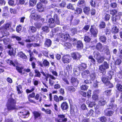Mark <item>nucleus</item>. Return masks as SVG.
<instances>
[{"instance_id": "nucleus-38", "label": "nucleus", "mask_w": 122, "mask_h": 122, "mask_svg": "<svg viewBox=\"0 0 122 122\" xmlns=\"http://www.w3.org/2000/svg\"><path fill=\"white\" fill-rule=\"evenodd\" d=\"M11 38L13 39L15 38L18 41H20L21 40V39L20 37L17 36L14 34L12 35L11 36Z\"/></svg>"}, {"instance_id": "nucleus-3", "label": "nucleus", "mask_w": 122, "mask_h": 122, "mask_svg": "<svg viewBox=\"0 0 122 122\" xmlns=\"http://www.w3.org/2000/svg\"><path fill=\"white\" fill-rule=\"evenodd\" d=\"M11 26L10 24V23H7L6 24L5 27L1 31H0V37L1 38L3 37L6 36H7L9 35L8 32L6 31L7 30L9 29L10 27Z\"/></svg>"}, {"instance_id": "nucleus-46", "label": "nucleus", "mask_w": 122, "mask_h": 122, "mask_svg": "<svg viewBox=\"0 0 122 122\" xmlns=\"http://www.w3.org/2000/svg\"><path fill=\"white\" fill-rule=\"evenodd\" d=\"M19 55L23 59H26L27 58V57L22 52H20L19 53Z\"/></svg>"}, {"instance_id": "nucleus-21", "label": "nucleus", "mask_w": 122, "mask_h": 122, "mask_svg": "<svg viewBox=\"0 0 122 122\" xmlns=\"http://www.w3.org/2000/svg\"><path fill=\"white\" fill-rule=\"evenodd\" d=\"M93 55L94 57L96 60L101 56L100 53L97 51H94Z\"/></svg>"}, {"instance_id": "nucleus-12", "label": "nucleus", "mask_w": 122, "mask_h": 122, "mask_svg": "<svg viewBox=\"0 0 122 122\" xmlns=\"http://www.w3.org/2000/svg\"><path fill=\"white\" fill-rule=\"evenodd\" d=\"M90 74V72L88 70L84 71L82 73V77L83 78H87L88 77V75H89Z\"/></svg>"}, {"instance_id": "nucleus-61", "label": "nucleus", "mask_w": 122, "mask_h": 122, "mask_svg": "<svg viewBox=\"0 0 122 122\" xmlns=\"http://www.w3.org/2000/svg\"><path fill=\"white\" fill-rule=\"evenodd\" d=\"M36 38L37 40H39L40 39L42 40L44 38L42 36V35H37L36 37Z\"/></svg>"}, {"instance_id": "nucleus-50", "label": "nucleus", "mask_w": 122, "mask_h": 122, "mask_svg": "<svg viewBox=\"0 0 122 122\" xmlns=\"http://www.w3.org/2000/svg\"><path fill=\"white\" fill-rule=\"evenodd\" d=\"M82 11V10L81 8L77 7L75 11V13L77 14H79L81 13Z\"/></svg>"}, {"instance_id": "nucleus-19", "label": "nucleus", "mask_w": 122, "mask_h": 122, "mask_svg": "<svg viewBox=\"0 0 122 122\" xmlns=\"http://www.w3.org/2000/svg\"><path fill=\"white\" fill-rule=\"evenodd\" d=\"M70 37L69 34L68 32H66L61 36V37L65 40H66L68 39Z\"/></svg>"}, {"instance_id": "nucleus-9", "label": "nucleus", "mask_w": 122, "mask_h": 122, "mask_svg": "<svg viewBox=\"0 0 122 122\" xmlns=\"http://www.w3.org/2000/svg\"><path fill=\"white\" fill-rule=\"evenodd\" d=\"M68 107V103L65 102H63L61 104V107L62 110H67Z\"/></svg>"}, {"instance_id": "nucleus-47", "label": "nucleus", "mask_w": 122, "mask_h": 122, "mask_svg": "<svg viewBox=\"0 0 122 122\" xmlns=\"http://www.w3.org/2000/svg\"><path fill=\"white\" fill-rule=\"evenodd\" d=\"M42 30L46 33H47L49 32V30L48 27L47 26H43L42 29Z\"/></svg>"}, {"instance_id": "nucleus-31", "label": "nucleus", "mask_w": 122, "mask_h": 122, "mask_svg": "<svg viewBox=\"0 0 122 122\" xmlns=\"http://www.w3.org/2000/svg\"><path fill=\"white\" fill-rule=\"evenodd\" d=\"M66 89L71 92H74L76 90L75 88L72 86H68Z\"/></svg>"}, {"instance_id": "nucleus-60", "label": "nucleus", "mask_w": 122, "mask_h": 122, "mask_svg": "<svg viewBox=\"0 0 122 122\" xmlns=\"http://www.w3.org/2000/svg\"><path fill=\"white\" fill-rule=\"evenodd\" d=\"M104 7L107 8L109 6V1L108 0H104Z\"/></svg>"}, {"instance_id": "nucleus-37", "label": "nucleus", "mask_w": 122, "mask_h": 122, "mask_svg": "<svg viewBox=\"0 0 122 122\" xmlns=\"http://www.w3.org/2000/svg\"><path fill=\"white\" fill-rule=\"evenodd\" d=\"M118 18H119V17L118 16L116 15L115 17L114 15H112V22L114 23H115Z\"/></svg>"}, {"instance_id": "nucleus-39", "label": "nucleus", "mask_w": 122, "mask_h": 122, "mask_svg": "<svg viewBox=\"0 0 122 122\" xmlns=\"http://www.w3.org/2000/svg\"><path fill=\"white\" fill-rule=\"evenodd\" d=\"M16 69L17 70L18 72L20 73L21 75L24 74V73H23L22 70L23 69V68L22 67H19L16 66Z\"/></svg>"}, {"instance_id": "nucleus-32", "label": "nucleus", "mask_w": 122, "mask_h": 122, "mask_svg": "<svg viewBox=\"0 0 122 122\" xmlns=\"http://www.w3.org/2000/svg\"><path fill=\"white\" fill-rule=\"evenodd\" d=\"M106 26V24L105 22L103 21L101 22H100L98 26L100 29L104 28Z\"/></svg>"}, {"instance_id": "nucleus-11", "label": "nucleus", "mask_w": 122, "mask_h": 122, "mask_svg": "<svg viewBox=\"0 0 122 122\" xmlns=\"http://www.w3.org/2000/svg\"><path fill=\"white\" fill-rule=\"evenodd\" d=\"M71 82L73 85L75 86L77 85L79 83L78 81L77 78L74 77L72 78Z\"/></svg>"}, {"instance_id": "nucleus-26", "label": "nucleus", "mask_w": 122, "mask_h": 122, "mask_svg": "<svg viewBox=\"0 0 122 122\" xmlns=\"http://www.w3.org/2000/svg\"><path fill=\"white\" fill-rule=\"evenodd\" d=\"M20 113H22V114L21 115H22V117L23 118H25L29 116V112H24L22 111L20 112Z\"/></svg>"}, {"instance_id": "nucleus-4", "label": "nucleus", "mask_w": 122, "mask_h": 122, "mask_svg": "<svg viewBox=\"0 0 122 122\" xmlns=\"http://www.w3.org/2000/svg\"><path fill=\"white\" fill-rule=\"evenodd\" d=\"M71 56L73 59L75 60H78L81 57V55L79 53L77 52L72 53L71 54Z\"/></svg>"}, {"instance_id": "nucleus-5", "label": "nucleus", "mask_w": 122, "mask_h": 122, "mask_svg": "<svg viewBox=\"0 0 122 122\" xmlns=\"http://www.w3.org/2000/svg\"><path fill=\"white\" fill-rule=\"evenodd\" d=\"M58 118H59L57 119V122H65L67 121V118L63 115H58Z\"/></svg>"}, {"instance_id": "nucleus-33", "label": "nucleus", "mask_w": 122, "mask_h": 122, "mask_svg": "<svg viewBox=\"0 0 122 122\" xmlns=\"http://www.w3.org/2000/svg\"><path fill=\"white\" fill-rule=\"evenodd\" d=\"M90 80H91L93 81L94 80L96 77V73L94 72H93L91 73L90 76Z\"/></svg>"}, {"instance_id": "nucleus-17", "label": "nucleus", "mask_w": 122, "mask_h": 122, "mask_svg": "<svg viewBox=\"0 0 122 122\" xmlns=\"http://www.w3.org/2000/svg\"><path fill=\"white\" fill-rule=\"evenodd\" d=\"M80 68L79 67H76L75 68L74 70V74L76 76H78L80 73Z\"/></svg>"}, {"instance_id": "nucleus-45", "label": "nucleus", "mask_w": 122, "mask_h": 122, "mask_svg": "<svg viewBox=\"0 0 122 122\" xmlns=\"http://www.w3.org/2000/svg\"><path fill=\"white\" fill-rule=\"evenodd\" d=\"M109 78H107V77H103L102 78V80L104 83H106V84L108 83Z\"/></svg>"}, {"instance_id": "nucleus-27", "label": "nucleus", "mask_w": 122, "mask_h": 122, "mask_svg": "<svg viewBox=\"0 0 122 122\" xmlns=\"http://www.w3.org/2000/svg\"><path fill=\"white\" fill-rule=\"evenodd\" d=\"M90 26V25H85L81 30V31H82L83 33L86 32L89 30Z\"/></svg>"}, {"instance_id": "nucleus-48", "label": "nucleus", "mask_w": 122, "mask_h": 122, "mask_svg": "<svg viewBox=\"0 0 122 122\" xmlns=\"http://www.w3.org/2000/svg\"><path fill=\"white\" fill-rule=\"evenodd\" d=\"M43 64L45 66H49L50 63L49 62L46 60H45L43 62Z\"/></svg>"}, {"instance_id": "nucleus-20", "label": "nucleus", "mask_w": 122, "mask_h": 122, "mask_svg": "<svg viewBox=\"0 0 122 122\" xmlns=\"http://www.w3.org/2000/svg\"><path fill=\"white\" fill-rule=\"evenodd\" d=\"M99 39L100 41L103 43H105L106 41L107 38L106 37L103 35L102 36H99Z\"/></svg>"}, {"instance_id": "nucleus-64", "label": "nucleus", "mask_w": 122, "mask_h": 122, "mask_svg": "<svg viewBox=\"0 0 122 122\" xmlns=\"http://www.w3.org/2000/svg\"><path fill=\"white\" fill-rule=\"evenodd\" d=\"M22 27L21 25H18L17 26L16 28V31L18 32H19L22 29Z\"/></svg>"}, {"instance_id": "nucleus-62", "label": "nucleus", "mask_w": 122, "mask_h": 122, "mask_svg": "<svg viewBox=\"0 0 122 122\" xmlns=\"http://www.w3.org/2000/svg\"><path fill=\"white\" fill-rule=\"evenodd\" d=\"M7 62L8 63H9L10 65H12L14 66H16L15 64L13 62L10 60L9 59L7 60Z\"/></svg>"}, {"instance_id": "nucleus-2", "label": "nucleus", "mask_w": 122, "mask_h": 122, "mask_svg": "<svg viewBox=\"0 0 122 122\" xmlns=\"http://www.w3.org/2000/svg\"><path fill=\"white\" fill-rule=\"evenodd\" d=\"M16 101L13 99H10L8 100L7 105L8 110L10 111L16 109L15 104Z\"/></svg>"}, {"instance_id": "nucleus-14", "label": "nucleus", "mask_w": 122, "mask_h": 122, "mask_svg": "<svg viewBox=\"0 0 122 122\" xmlns=\"http://www.w3.org/2000/svg\"><path fill=\"white\" fill-rule=\"evenodd\" d=\"M76 46L78 49H81L82 48L83 45L82 41H77Z\"/></svg>"}, {"instance_id": "nucleus-8", "label": "nucleus", "mask_w": 122, "mask_h": 122, "mask_svg": "<svg viewBox=\"0 0 122 122\" xmlns=\"http://www.w3.org/2000/svg\"><path fill=\"white\" fill-rule=\"evenodd\" d=\"M37 8L39 12H43L44 10V7L42 3H39L37 5Z\"/></svg>"}, {"instance_id": "nucleus-52", "label": "nucleus", "mask_w": 122, "mask_h": 122, "mask_svg": "<svg viewBox=\"0 0 122 122\" xmlns=\"http://www.w3.org/2000/svg\"><path fill=\"white\" fill-rule=\"evenodd\" d=\"M36 2V0H30L29 2L30 5L31 6L35 5Z\"/></svg>"}, {"instance_id": "nucleus-28", "label": "nucleus", "mask_w": 122, "mask_h": 122, "mask_svg": "<svg viewBox=\"0 0 122 122\" xmlns=\"http://www.w3.org/2000/svg\"><path fill=\"white\" fill-rule=\"evenodd\" d=\"M89 61L90 62L94 64H95L96 61L93 58L92 56H90L89 57Z\"/></svg>"}, {"instance_id": "nucleus-44", "label": "nucleus", "mask_w": 122, "mask_h": 122, "mask_svg": "<svg viewBox=\"0 0 122 122\" xmlns=\"http://www.w3.org/2000/svg\"><path fill=\"white\" fill-rule=\"evenodd\" d=\"M106 103V101L104 99H102L100 101L99 104L103 106L105 105Z\"/></svg>"}, {"instance_id": "nucleus-1", "label": "nucleus", "mask_w": 122, "mask_h": 122, "mask_svg": "<svg viewBox=\"0 0 122 122\" xmlns=\"http://www.w3.org/2000/svg\"><path fill=\"white\" fill-rule=\"evenodd\" d=\"M48 22L49 23V26L51 28L55 26L56 24L58 25L60 23L58 16L56 14L54 15V19L51 18L49 19Z\"/></svg>"}, {"instance_id": "nucleus-43", "label": "nucleus", "mask_w": 122, "mask_h": 122, "mask_svg": "<svg viewBox=\"0 0 122 122\" xmlns=\"http://www.w3.org/2000/svg\"><path fill=\"white\" fill-rule=\"evenodd\" d=\"M94 114V111L92 110V109H91L88 112L87 114V116H93Z\"/></svg>"}, {"instance_id": "nucleus-29", "label": "nucleus", "mask_w": 122, "mask_h": 122, "mask_svg": "<svg viewBox=\"0 0 122 122\" xmlns=\"http://www.w3.org/2000/svg\"><path fill=\"white\" fill-rule=\"evenodd\" d=\"M17 1L16 0H10L8 2L9 5H15L16 4Z\"/></svg>"}, {"instance_id": "nucleus-34", "label": "nucleus", "mask_w": 122, "mask_h": 122, "mask_svg": "<svg viewBox=\"0 0 122 122\" xmlns=\"http://www.w3.org/2000/svg\"><path fill=\"white\" fill-rule=\"evenodd\" d=\"M104 57L101 56L96 60L97 62L99 63H102L104 61Z\"/></svg>"}, {"instance_id": "nucleus-36", "label": "nucleus", "mask_w": 122, "mask_h": 122, "mask_svg": "<svg viewBox=\"0 0 122 122\" xmlns=\"http://www.w3.org/2000/svg\"><path fill=\"white\" fill-rule=\"evenodd\" d=\"M29 31L32 33H34L36 32V28L33 26H30L29 28Z\"/></svg>"}, {"instance_id": "nucleus-42", "label": "nucleus", "mask_w": 122, "mask_h": 122, "mask_svg": "<svg viewBox=\"0 0 122 122\" xmlns=\"http://www.w3.org/2000/svg\"><path fill=\"white\" fill-rule=\"evenodd\" d=\"M80 22V20L77 18H75L73 22L74 25H78Z\"/></svg>"}, {"instance_id": "nucleus-54", "label": "nucleus", "mask_w": 122, "mask_h": 122, "mask_svg": "<svg viewBox=\"0 0 122 122\" xmlns=\"http://www.w3.org/2000/svg\"><path fill=\"white\" fill-rule=\"evenodd\" d=\"M84 40L86 42H89L91 40V39L89 37L87 36H85Z\"/></svg>"}, {"instance_id": "nucleus-23", "label": "nucleus", "mask_w": 122, "mask_h": 122, "mask_svg": "<svg viewBox=\"0 0 122 122\" xmlns=\"http://www.w3.org/2000/svg\"><path fill=\"white\" fill-rule=\"evenodd\" d=\"M30 17L31 18L34 19L35 20H37L40 18V15L36 14L34 15H30Z\"/></svg>"}, {"instance_id": "nucleus-41", "label": "nucleus", "mask_w": 122, "mask_h": 122, "mask_svg": "<svg viewBox=\"0 0 122 122\" xmlns=\"http://www.w3.org/2000/svg\"><path fill=\"white\" fill-rule=\"evenodd\" d=\"M77 29L75 28H72L71 31V35L72 36H73L75 35L77 33Z\"/></svg>"}, {"instance_id": "nucleus-10", "label": "nucleus", "mask_w": 122, "mask_h": 122, "mask_svg": "<svg viewBox=\"0 0 122 122\" xmlns=\"http://www.w3.org/2000/svg\"><path fill=\"white\" fill-rule=\"evenodd\" d=\"M104 50H105V53L108 56V58H111V55L108 47L107 46H104Z\"/></svg>"}, {"instance_id": "nucleus-59", "label": "nucleus", "mask_w": 122, "mask_h": 122, "mask_svg": "<svg viewBox=\"0 0 122 122\" xmlns=\"http://www.w3.org/2000/svg\"><path fill=\"white\" fill-rule=\"evenodd\" d=\"M84 83L86 84H90L92 83V82L90 79L89 80L88 79H86L84 80Z\"/></svg>"}, {"instance_id": "nucleus-15", "label": "nucleus", "mask_w": 122, "mask_h": 122, "mask_svg": "<svg viewBox=\"0 0 122 122\" xmlns=\"http://www.w3.org/2000/svg\"><path fill=\"white\" fill-rule=\"evenodd\" d=\"M117 105H114L112 103H110L109 105H108L107 106V109H115L117 107Z\"/></svg>"}, {"instance_id": "nucleus-6", "label": "nucleus", "mask_w": 122, "mask_h": 122, "mask_svg": "<svg viewBox=\"0 0 122 122\" xmlns=\"http://www.w3.org/2000/svg\"><path fill=\"white\" fill-rule=\"evenodd\" d=\"M90 31L91 34L94 37L97 36L98 33V30L97 29L93 28L92 26H91L90 29Z\"/></svg>"}, {"instance_id": "nucleus-49", "label": "nucleus", "mask_w": 122, "mask_h": 122, "mask_svg": "<svg viewBox=\"0 0 122 122\" xmlns=\"http://www.w3.org/2000/svg\"><path fill=\"white\" fill-rule=\"evenodd\" d=\"M102 47V44L100 43H98L96 46V48L98 50L101 49Z\"/></svg>"}, {"instance_id": "nucleus-51", "label": "nucleus", "mask_w": 122, "mask_h": 122, "mask_svg": "<svg viewBox=\"0 0 122 122\" xmlns=\"http://www.w3.org/2000/svg\"><path fill=\"white\" fill-rule=\"evenodd\" d=\"M90 10V8L88 7H85L84 8V12L87 15L89 14Z\"/></svg>"}, {"instance_id": "nucleus-58", "label": "nucleus", "mask_w": 122, "mask_h": 122, "mask_svg": "<svg viewBox=\"0 0 122 122\" xmlns=\"http://www.w3.org/2000/svg\"><path fill=\"white\" fill-rule=\"evenodd\" d=\"M67 7L68 9H71L73 10H74V7L71 4H69L67 5Z\"/></svg>"}, {"instance_id": "nucleus-35", "label": "nucleus", "mask_w": 122, "mask_h": 122, "mask_svg": "<svg viewBox=\"0 0 122 122\" xmlns=\"http://www.w3.org/2000/svg\"><path fill=\"white\" fill-rule=\"evenodd\" d=\"M86 102V104L88 105V107H91L94 106L95 104L94 102H90L89 100H87Z\"/></svg>"}, {"instance_id": "nucleus-24", "label": "nucleus", "mask_w": 122, "mask_h": 122, "mask_svg": "<svg viewBox=\"0 0 122 122\" xmlns=\"http://www.w3.org/2000/svg\"><path fill=\"white\" fill-rule=\"evenodd\" d=\"M87 67V65L86 64L82 63L81 65H80L79 67L80 68V70L82 71L86 69Z\"/></svg>"}, {"instance_id": "nucleus-7", "label": "nucleus", "mask_w": 122, "mask_h": 122, "mask_svg": "<svg viewBox=\"0 0 122 122\" xmlns=\"http://www.w3.org/2000/svg\"><path fill=\"white\" fill-rule=\"evenodd\" d=\"M62 60L64 63H68L71 61L70 59V57L68 56H63Z\"/></svg>"}, {"instance_id": "nucleus-56", "label": "nucleus", "mask_w": 122, "mask_h": 122, "mask_svg": "<svg viewBox=\"0 0 122 122\" xmlns=\"http://www.w3.org/2000/svg\"><path fill=\"white\" fill-rule=\"evenodd\" d=\"M116 87L119 91H122V86L120 84H117V85Z\"/></svg>"}, {"instance_id": "nucleus-63", "label": "nucleus", "mask_w": 122, "mask_h": 122, "mask_svg": "<svg viewBox=\"0 0 122 122\" xmlns=\"http://www.w3.org/2000/svg\"><path fill=\"white\" fill-rule=\"evenodd\" d=\"M10 41V39L7 37L5 38L3 40V42L5 44H7Z\"/></svg>"}, {"instance_id": "nucleus-53", "label": "nucleus", "mask_w": 122, "mask_h": 122, "mask_svg": "<svg viewBox=\"0 0 122 122\" xmlns=\"http://www.w3.org/2000/svg\"><path fill=\"white\" fill-rule=\"evenodd\" d=\"M88 88V86L86 85H82L81 87V89L82 90H87Z\"/></svg>"}, {"instance_id": "nucleus-18", "label": "nucleus", "mask_w": 122, "mask_h": 122, "mask_svg": "<svg viewBox=\"0 0 122 122\" xmlns=\"http://www.w3.org/2000/svg\"><path fill=\"white\" fill-rule=\"evenodd\" d=\"M9 54L10 56H15V50L13 48H11L9 51Z\"/></svg>"}, {"instance_id": "nucleus-40", "label": "nucleus", "mask_w": 122, "mask_h": 122, "mask_svg": "<svg viewBox=\"0 0 122 122\" xmlns=\"http://www.w3.org/2000/svg\"><path fill=\"white\" fill-rule=\"evenodd\" d=\"M33 113L35 119L40 117L41 116V114L35 111L33 112Z\"/></svg>"}, {"instance_id": "nucleus-55", "label": "nucleus", "mask_w": 122, "mask_h": 122, "mask_svg": "<svg viewBox=\"0 0 122 122\" xmlns=\"http://www.w3.org/2000/svg\"><path fill=\"white\" fill-rule=\"evenodd\" d=\"M99 70L102 72H104L106 69L102 64L99 66Z\"/></svg>"}, {"instance_id": "nucleus-57", "label": "nucleus", "mask_w": 122, "mask_h": 122, "mask_svg": "<svg viewBox=\"0 0 122 122\" xmlns=\"http://www.w3.org/2000/svg\"><path fill=\"white\" fill-rule=\"evenodd\" d=\"M102 65L106 70L109 68V65L106 62L104 61Z\"/></svg>"}, {"instance_id": "nucleus-13", "label": "nucleus", "mask_w": 122, "mask_h": 122, "mask_svg": "<svg viewBox=\"0 0 122 122\" xmlns=\"http://www.w3.org/2000/svg\"><path fill=\"white\" fill-rule=\"evenodd\" d=\"M104 112L106 115L109 116H111L113 113V112L112 110L107 109L105 110Z\"/></svg>"}, {"instance_id": "nucleus-30", "label": "nucleus", "mask_w": 122, "mask_h": 122, "mask_svg": "<svg viewBox=\"0 0 122 122\" xmlns=\"http://www.w3.org/2000/svg\"><path fill=\"white\" fill-rule=\"evenodd\" d=\"M51 42H52L50 40L47 39L46 40L45 44L46 46L49 47L51 45Z\"/></svg>"}, {"instance_id": "nucleus-16", "label": "nucleus", "mask_w": 122, "mask_h": 122, "mask_svg": "<svg viewBox=\"0 0 122 122\" xmlns=\"http://www.w3.org/2000/svg\"><path fill=\"white\" fill-rule=\"evenodd\" d=\"M119 31V29L118 27L116 26H115L112 28L111 32L113 34H116Z\"/></svg>"}, {"instance_id": "nucleus-22", "label": "nucleus", "mask_w": 122, "mask_h": 122, "mask_svg": "<svg viewBox=\"0 0 122 122\" xmlns=\"http://www.w3.org/2000/svg\"><path fill=\"white\" fill-rule=\"evenodd\" d=\"M85 0H79L77 5L81 7L85 5Z\"/></svg>"}, {"instance_id": "nucleus-25", "label": "nucleus", "mask_w": 122, "mask_h": 122, "mask_svg": "<svg viewBox=\"0 0 122 122\" xmlns=\"http://www.w3.org/2000/svg\"><path fill=\"white\" fill-rule=\"evenodd\" d=\"M41 73L43 76L46 77L47 78L49 77L53 80H55L56 79V78L51 75L48 74H46L44 72H42Z\"/></svg>"}]
</instances>
